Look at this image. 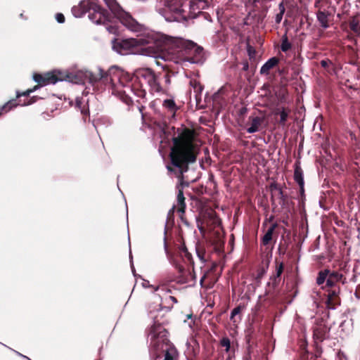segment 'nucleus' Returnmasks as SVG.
Listing matches in <instances>:
<instances>
[{
	"label": "nucleus",
	"instance_id": "nucleus-6",
	"mask_svg": "<svg viewBox=\"0 0 360 360\" xmlns=\"http://www.w3.org/2000/svg\"><path fill=\"white\" fill-rule=\"evenodd\" d=\"M66 77L59 70L46 72L44 75L35 74L33 75L34 80L39 84L32 89H27L22 93H17V97L28 96L31 93L35 91L39 86L54 84L58 81L65 79Z\"/></svg>",
	"mask_w": 360,
	"mask_h": 360
},
{
	"label": "nucleus",
	"instance_id": "nucleus-14",
	"mask_svg": "<svg viewBox=\"0 0 360 360\" xmlns=\"http://www.w3.org/2000/svg\"><path fill=\"white\" fill-rule=\"evenodd\" d=\"M342 275L338 272L329 273L328 278L327 279V284L332 285L335 281H340Z\"/></svg>",
	"mask_w": 360,
	"mask_h": 360
},
{
	"label": "nucleus",
	"instance_id": "nucleus-37",
	"mask_svg": "<svg viewBox=\"0 0 360 360\" xmlns=\"http://www.w3.org/2000/svg\"><path fill=\"white\" fill-rule=\"evenodd\" d=\"M202 282H203V278H201V280H200V284H201V285H202Z\"/></svg>",
	"mask_w": 360,
	"mask_h": 360
},
{
	"label": "nucleus",
	"instance_id": "nucleus-5",
	"mask_svg": "<svg viewBox=\"0 0 360 360\" xmlns=\"http://www.w3.org/2000/svg\"><path fill=\"white\" fill-rule=\"evenodd\" d=\"M91 8L89 18L93 22L97 25H104L110 33L117 34L118 32L117 21L112 22L113 25L109 24L111 22V20L108 13L97 4L96 0H94V4L91 5Z\"/></svg>",
	"mask_w": 360,
	"mask_h": 360
},
{
	"label": "nucleus",
	"instance_id": "nucleus-35",
	"mask_svg": "<svg viewBox=\"0 0 360 360\" xmlns=\"http://www.w3.org/2000/svg\"><path fill=\"white\" fill-rule=\"evenodd\" d=\"M169 297H170V299H171L173 302H176V300L175 299V297H172V296H170Z\"/></svg>",
	"mask_w": 360,
	"mask_h": 360
},
{
	"label": "nucleus",
	"instance_id": "nucleus-4",
	"mask_svg": "<svg viewBox=\"0 0 360 360\" xmlns=\"http://www.w3.org/2000/svg\"><path fill=\"white\" fill-rule=\"evenodd\" d=\"M108 77L111 84L112 94L119 96L127 102L128 94L131 91L129 85L131 75L117 67H112L108 70Z\"/></svg>",
	"mask_w": 360,
	"mask_h": 360
},
{
	"label": "nucleus",
	"instance_id": "nucleus-2",
	"mask_svg": "<svg viewBox=\"0 0 360 360\" xmlns=\"http://www.w3.org/2000/svg\"><path fill=\"white\" fill-rule=\"evenodd\" d=\"M174 146L170 153L172 164L179 167L181 174L187 170V164L195 161L198 148L192 130L184 129L173 139Z\"/></svg>",
	"mask_w": 360,
	"mask_h": 360
},
{
	"label": "nucleus",
	"instance_id": "nucleus-12",
	"mask_svg": "<svg viewBox=\"0 0 360 360\" xmlns=\"http://www.w3.org/2000/svg\"><path fill=\"white\" fill-rule=\"evenodd\" d=\"M261 119L258 117H254L252 121L251 126L247 129L248 133H255L258 131L261 124Z\"/></svg>",
	"mask_w": 360,
	"mask_h": 360
},
{
	"label": "nucleus",
	"instance_id": "nucleus-30",
	"mask_svg": "<svg viewBox=\"0 0 360 360\" xmlns=\"http://www.w3.org/2000/svg\"><path fill=\"white\" fill-rule=\"evenodd\" d=\"M282 271H283V265H282V264H281L278 266V269H277V275H278V276L281 275V274L282 273Z\"/></svg>",
	"mask_w": 360,
	"mask_h": 360
},
{
	"label": "nucleus",
	"instance_id": "nucleus-21",
	"mask_svg": "<svg viewBox=\"0 0 360 360\" xmlns=\"http://www.w3.org/2000/svg\"><path fill=\"white\" fill-rule=\"evenodd\" d=\"M14 105H15L14 101H9L2 108V110L7 112L8 110H11Z\"/></svg>",
	"mask_w": 360,
	"mask_h": 360
},
{
	"label": "nucleus",
	"instance_id": "nucleus-13",
	"mask_svg": "<svg viewBox=\"0 0 360 360\" xmlns=\"http://www.w3.org/2000/svg\"><path fill=\"white\" fill-rule=\"evenodd\" d=\"M275 227L276 225H271L264 235L262 238V243L264 245H267L271 240Z\"/></svg>",
	"mask_w": 360,
	"mask_h": 360
},
{
	"label": "nucleus",
	"instance_id": "nucleus-29",
	"mask_svg": "<svg viewBox=\"0 0 360 360\" xmlns=\"http://www.w3.org/2000/svg\"><path fill=\"white\" fill-rule=\"evenodd\" d=\"M279 10H280V13H281L284 14V13H285V7H284V5H283V3H281L279 4Z\"/></svg>",
	"mask_w": 360,
	"mask_h": 360
},
{
	"label": "nucleus",
	"instance_id": "nucleus-26",
	"mask_svg": "<svg viewBox=\"0 0 360 360\" xmlns=\"http://www.w3.org/2000/svg\"><path fill=\"white\" fill-rule=\"evenodd\" d=\"M35 101H36V98L34 97H32L29 99V101L20 103V105H23V106L27 105H30V104L34 103Z\"/></svg>",
	"mask_w": 360,
	"mask_h": 360
},
{
	"label": "nucleus",
	"instance_id": "nucleus-10",
	"mask_svg": "<svg viewBox=\"0 0 360 360\" xmlns=\"http://www.w3.org/2000/svg\"><path fill=\"white\" fill-rule=\"evenodd\" d=\"M278 62V60L273 57L269 59L261 68L260 73L262 75H267L271 69L275 67Z\"/></svg>",
	"mask_w": 360,
	"mask_h": 360
},
{
	"label": "nucleus",
	"instance_id": "nucleus-38",
	"mask_svg": "<svg viewBox=\"0 0 360 360\" xmlns=\"http://www.w3.org/2000/svg\"><path fill=\"white\" fill-rule=\"evenodd\" d=\"M154 356H159V354H157V353H155V354H154Z\"/></svg>",
	"mask_w": 360,
	"mask_h": 360
},
{
	"label": "nucleus",
	"instance_id": "nucleus-36",
	"mask_svg": "<svg viewBox=\"0 0 360 360\" xmlns=\"http://www.w3.org/2000/svg\"><path fill=\"white\" fill-rule=\"evenodd\" d=\"M181 11H180L179 9H178V10H176V11H174V12L175 13H180Z\"/></svg>",
	"mask_w": 360,
	"mask_h": 360
},
{
	"label": "nucleus",
	"instance_id": "nucleus-24",
	"mask_svg": "<svg viewBox=\"0 0 360 360\" xmlns=\"http://www.w3.org/2000/svg\"><path fill=\"white\" fill-rule=\"evenodd\" d=\"M56 19L59 23H63L65 22V16L62 13H57L56 15Z\"/></svg>",
	"mask_w": 360,
	"mask_h": 360
},
{
	"label": "nucleus",
	"instance_id": "nucleus-22",
	"mask_svg": "<svg viewBox=\"0 0 360 360\" xmlns=\"http://www.w3.org/2000/svg\"><path fill=\"white\" fill-rule=\"evenodd\" d=\"M221 345L226 347V350L229 351L230 349V340L228 338H223L221 340Z\"/></svg>",
	"mask_w": 360,
	"mask_h": 360
},
{
	"label": "nucleus",
	"instance_id": "nucleus-25",
	"mask_svg": "<svg viewBox=\"0 0 360 360\" xmlns=\"http://www.w3.org/2000/svg\"><path fill=\"white\" fill-rule=\"evenodd\" d=\"M280 116H281V122H285L287 119L288 114L284 110H283L281 112Z\"/></svg>",
	"mask_w": 360,
	"mask_h": 360
},
{
	"label": "nucleus",
	"instance_id": "nucleus-28",
	"mask_svg": "<svg viewBox=\"0 0 360 360\" xmlns=\"http://www.w3.org/2000/svg\"><path fill=\"white\" fill-rule=\"evenodd\" d=\"M283 13H278V14L276 15V22L277 23H279V22L281 21L282 18H283Z\"/></svg>",
	"mask_w": 360,
	"mask_h": 360
},
{
	"label": "nucleus",
	"instance_id": "nucleus-9",
	"mask_svg": "<svg viewBox=\"0 0 360 360\" xmlns=\"http://www.w3.org/2000/svg\"><path fill=\"white\" fill-rule=\"evenodd\" d=\"M145 79H147L151 89L155 91H159L160 86L157 82L155 74L150 70H147L144 72L143 75Z\"/></svg>",
	"mask_w": 360,
	"mask_h": 360
},
{
	"label": "nucleus",
	"instance_id": "nucleus-7",
	"mask_svg": "<svg viewBox=\"0 0 360 360\" xmlns=\"http://www.w3.org/2000/svg\"><path fill=\"white\" fill-rule=\"evenodd\" d=\"M103 1L114 15V18H115L116 20H119L120 23L133 32L139 30V25L137 22L133 19L129 14L122 11L115 0Z\"/></svg>",
	"mask_w": 360,
	"mask_h": 360
},
{
	"label": "nucleus",
	"instance_id": "nucleus-3",
	"mask_svg": "<svg viewBox=\"0 0 360 360\" xmlns=\"http://www.w3.org/2000/svg\"><path fill=\"white\" fill-rule=\"evenodd\" d=\"M167 331L160 324H154L150 330L148 337L150 346L155 352L162 351L165 352L164 360H176L178 353L175 347L169 344L167 338Z\"/></svg>",
	"mask_w": 360,
	"mask_h": 360
},
{
	"label": "nucleus",
	"instance_id": "nucleus-34",
	"mask_svg": "<svg viewBox=\"0 0 360 360\" xmlns=\"http://www.w3.org/2000/svg\"><path fill=\"white\" fill-rule=\"evenodd\" d=\"M333 295H329V298H328V304L332 302L333 300Z\"/></svg>",
	"mask_w": 360,
	"mask_h": 360
},
{
	"label": "nucleus",
	"instance_id": "nucleus-16",
	"mask_svg": "<svg viewBox=\"0 0 360 360\" xmlns=\"http://www.w3.org/2000/svg\"><path fill=\"white\" fill-rule=\"evenodd\" d=\"M317 18L323 27L326 28L328 27V15L325 13L321 11L317 13Z\"/></svg>",
	"mask_w": 360,
	"mask_h": 360
},
{
	"label": "nucleus",
	"instance_id": "nucleus-17",
	"mask_svg": "<svg viewBox=\"0 0 360 360\" xmlns=\"http://www.w3.org/2000/svg\"><path fill=\"white\" fill-rule=\"evenodd\" d=\"M329 273H330V271L328 270H325L324 271H321L317 278V281H316L317 283L319 285L323 283L324 281H326V278L327 277L328 278Z\"/></svg>",
	"mask_w": 360,
	"mask_h": 360
},
{
	"label": "nucleus",
	"instance_id": "nucleus-32",
	"mask_svg": "<svg viewBox=\"0 0 360 360\" xmlns=\"http://www.w3.org/2000/svg\"><path fill=\"white\" fill-rule=\"evenodd\" d=\"M248 52H249V55L251 56L252 53H255V51H252V48L249 47L248 48Z\"/></svg>",
	"mask_w": 360,
	"mask_h": 360
},
{
	"label": "nucleus",
	"instance_id": "nucleus-1",
	"mask_svg": "<svg viewBox=\"0 0 360 360\" xmlns=\"http://www.w3.org/2000/svg\"><path fill=\"white\" fill-rule=\"evenodd\" d=\"M112 49L121 55H143L176 63H194L188 56L200 54L202 51V49L191 41L153 34L146 38L115 39L112 41Z\"/></svg>",
	"mask_w": 360,
	"mask_h": 360
},
{
	"label": "nucleus",
	"instance_id": "nucleus-27",
	"mask_svg": "<svg viewBox=\"0 0 360 360\" xmlns=\"http://www.w3.org/2000/svg\"><path fill=\"white\" fill-rule=\"evenodd\" d=\"M351 28L353 31H354L355 32H359V27H358V25L357 23H355L354 22H352V24H351Z\"/></svg>",
	"mask_w": 360,
	"mask_h": 360
},
{
	"label": "nucleus",
	"instance_id": "nucleus-18",
	"mask_svg": "<svg viewBox=\"0 0 360 360\" xmlns=\"http://www.w3.org/2000/svg\"><path fill=\"white\" fill-rule=\"evenodd\" d=\"M76 108H78L82 114L86 115L88 113V110L85 109V103L82 101L80 99H76Z\"/></svg>",
	"mask_w": 360,
	"mask_h": 360
},
{
	"label": "nucleus",
	"instance_id": "nucleus-19",
	"mask_svg": "<svg viewBox=\"0 0 360 360\" xmlns=\"http://www.w3.org/2000/svg\"><path fill=\"white\" fill-rule=\"evenodd\" d=\"M290 44L288 42L287 38L283 39L282 44H281V50L283 51H287L290 48Z\"/></svg>",
	"mask_w": 360,
	"mask_h": 360
},
{
	"label": "nucleus",
	"instance_id": "nucleus-31",
	"mask_svg": "<svg viewBox=\"0 0 360 360\" xmlns=\"http://www.w3.org/2000/svg\"><path fill=\"white\" fill-rule=\"evenodd\" d=\"M328 63H330V61L321 60V64L323 67L326 68L328 65Z\"/></svg>",
	"mask_w": 360,
	"mask_h": 360
},
{
	"label": "nucleus",
	"instance_id": "nucleus-20",
	"mask_svg": "<svg viewBox=\"0 0 360 360\" xmlns=\"http://www.w3.org/2000/svg\"><path fill=\"white\" fill-rule=\"evenodd\" d=\"M164 106H165L166 108H167L170 110H174L175 104L172 100L167 99L164 101Z\"/></svg>",
	"mask_w": 360,
	"mask_h": 360
},
{
	"label": "nucleus",
	"instance_id": "nucleus-11",
	"mask_svg": "<svg viewBox=\"0 0 360 360\" xmlns=\"http://www.w3.org/2000/svg\"><path fill=\"white\" fill-rule=\"evenodd\" d=\"M294 179L300 186L301 191H303L304 184L303 172L301 167L297 165L295 167Z\"/></svg>",
	"mask_w": 360,
	"mask_h": 360
},
{
	"label": "nucleus",
	"instance_id": "nucleus-33",
	"mask_svg": "<svg viewBox=\"0 0 360 360\" xmlns=\"http://www.w3.org/2000/svg\"><path fill=\"white\" fill-rule=\"evenodd\" d=\"M248 52H249V55L251 56L252 53H255V51H252V48L249 47L248 48Z\"/></svg>",
	"mask_w": 360,
	"mask_h": 360
},
{
	"label": "nucleus",
	"instance_id": "nucleus-8",
	"mask_svg": "<svg viewBox=\"0 0 360 360\" xmlns=\"http://www.w3.org/2000/svg\"><path fill=\"white\" fill-rule=\"evenodd\" d=\"M94 0H83L78 5L75 6L72 8V13L76 18H80L86 12L91 11V6L94 5Z\"/></svg>",
	"mask_w": 360,
	"mask_h": 360
},
{
	"label": "nucleus",
	"instance_id": "nucleus-23",
	"mask_svg": "<svg viewBox=\"0 0 360 360\" xmlns=\"http://www.w3.org/2000/svg\"><path fill=\"white\" fill-rule=\"evenodd\" d=\"M241 308L240 307H236L233 309L231 315V319H233L234 316L239 314L240 312Z\"/></svg>",
	"mask_w": 360,
	"mask_h": 360
},
{
	"label": "nucleus",
	"instance_id": "nucleus-15",
	"mask_svg": "<svg viewBox=\"0 0 360 360\" xmlns=\"http://www.w3.org/2000/svg\"><path fill=\"white\" fill-rule=\"evenodd\" d=\"M177 200L179 204V212H181L182 214L184 213L185 211V202H184V197L183 192L181 191H179V194L177 195Z\"/></svg>",
	"mask_w": 360,
	"mask_h": 360
}]
</instances>
